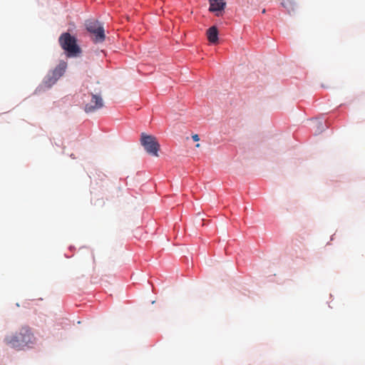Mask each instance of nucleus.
<instances>
[{
    "instance_id": "obj_11",
    "label": "nucleus",
    "mask_w": 365,
    "mask_h": 365,
    "mask_svg": "<svg viewBox=\"0 0 365 365\" xmlns=\"http://www.w3.org/2000/svg\"><path fill=\"white\" fill-rule=\"evenodd\" d=\"M196 147H197V148H199V147H200V144H199V143H198V144H197V145H196Z\"/></svg>"
},
{
    "instance_id": "obj_5",
    "label": "nucleus",
    "mask_w": 365,
    "mask_h": 365,
    "mask_svg": "<svg viewBox=\"0 0 365 365\" xmlns=\"http://www.w3.org/2000/svg\"><path fill=\"white\" fill-rule=\"evenodd\" d=\"M66 63L61 61L53 71L47 74L43 80V85L46 88H51L61 77L66 68Z\"/></svg>"
},
{
    "instance_id": "obj_6",
    "label": "nucleus",
    "mask_w": 365,
    "mask_h": 365,
    "mask_svg": "<svg viewBox=\"0 0 365 365\" xmlns=\"http://www.w3.org/2000/svg\"><path fill=\"white\" fill-rule=\"evenodd\" d=\"M91 99L90 102L85 104L84 110L86 113H93L103 107V100L101 96V90H95V93H91Z\"/></svg>"
},
{
    "instance_id": "obj_7",
    "label": "nucleus",
    "mask_w": 365,
    "mask_h": 365,
    "mask_svg": "<svg viewBox=\"0 0 365 365\" xmlns=\"http://www.w3.org/2000/svg\"><path fill=\"white\" fill-rule=\"evenodd\" d=\"M210 2V11L215 12L217 16L222 15L226 6L225 0H209Z\"/></svg>"
},
{
    "instance_id": "obj_1",
    "label": "nucleus",
    "mask_w": 365,
    "mask_h": 365,
    "mask_svg": "<svg viewBox=\"0 0 365 365\" xmlns=\"http://www.w3.org/2000/svg\"><path fill=\"white\" fill-rule=\"evenodd\" d=\"M4 343L16 350H24L30 348L36 343V338L31 329L27 326L21 327L15 332L7 334L4 339Z\"/></svg>"
},
{
    "instance_id": "obj_8",
    "label": "nucleus",
    "mask_w": 365,
    "mask_h": 365,
    "mask_svg": "<svg viewBox=\"0 0 365 365\" xmlns=\"http://www.w3.org/2000/svg\"><path fill=\"white\" fill-rule=\"evenodd\" d=\"M207 37L210 43L215 44L218 42V31L215 26H212L207 30Z\"/></svg>"
},
{
    "instance_id": "obj_10",
    "label": "nucleus",
    "mask_w": 365,
    "mask_h": 365,
    "mask_svg": "<svg viewBox=\"0 0 365 365\" xmlns=\"http://www.w3.org/2000/svg\"><path fill=\"white\" fill-rule=\"evenodd\" d=\"M192 138L195 142H197L200 140L199 135L197 134L192 135Z\"/></svg>"
},
{
    "instance_id": "obj_2",
    "label": "nucleus",
    "mask_w": 365,
    "mask_h": 365,
    "mask_svg": "<svg viewBox=\"0 0 365 365\" xmlns=\"http://www.w3.org/2000/svg\"><path fill=\"white\" fill-rule=\"evenodd\" d=\"M58 42L68 57L77 56L81 53V49L77 43L76 38L68 32L63 33L60 36Z\"/></svg>"
},
{
    "instance_id": "obj_9",
    "label": "nucleus",
    "mask_w": 365,
    "mask_h": 365,
    "mask_svg": "<svg viewBox=\"0 0 365 365\" xmlns=\"http://www.w3.org/2000/svg\"><path fill=\"white\" fill-rule=\"evenodd\" d=\"M282 5L285 8H288L292 6V0H283Z\"/></svg>"
},
{
    "instance_id": "obj_4",
    "label": "nucleus",
    "mask_w": 365,
    "mask_h": 365,
    "mask_svg": "<svg viewBox=\"0 0 365 365\" xmlns=\"http://www.w3.org/2000/svg\"><path fill=\"white\" fill-rule=\"evenodd\" d=\"M140 143L148 153L153 156H158L160 144L155 136L143 133H141Z\"/></svg>"
},
{
    "instance_id": "obj_3",
    "label": "nucleus",
    "mask_w": 365,
    "mask_h": 365,
    "mask_svg": "<svg viewBox=\"0 0 365 365\" xmlns=\"http://www.w3.org/2000/svg\"><path fill=\"white\" fill-rule=\"evenodd\" d=\"M87 31L93 34V41L95 43H102L105 41L106 35L101 23L95 19H89L86 21Z\"/></svg>"
}]
</instances>
